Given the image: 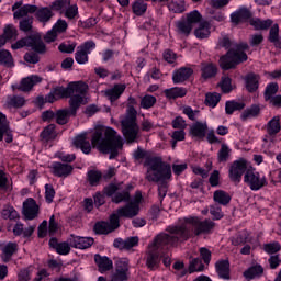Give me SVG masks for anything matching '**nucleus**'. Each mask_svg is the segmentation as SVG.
Returning a JSON list of instances; mask_svg holds the SVG:
<instances>
[{"mask_svg": "<svg viewBox=\"0 0 281 281\" xmlns=\"http://www.w3.org/2000/svg\"><path fill=\"white\" fill-rule=\"evenodd\" d=\"M214 222L212 220L201 221L199 217H184L179 220L178 224L169 226L166 233L158 234L154 240L148 245L146 251V265L148 269L154 271L159 267L161 259L159 258L164 247H175L179 243H186L193 236H201V234H210L214 229Z\"/></svg>", "mask_w": 281, "mask_h": 281, "instance_id": "nucleus-1", "label": "nucleus"}, {"mask_svg": "<svg viewBox=\"0 0 281 281\" xmlns=\"http://www.w3.org/2000/svg\"><path fill=\"white\" fill-rule=\"evenodd\" d=\"M91 144L93 148H98L103 155H110V159H115L124 146L122 136L112 127L104 125H99L94 128Z\"/></svg>", "mask_w": 281, "mask_h": 281, "instance_id": "nucleus-2", "label": "nucleus"}, {"mask_svg": "<svg viewBox=\"0 0 281 281\" xmlns=\"http://www.w3.org/2000/svg\"><path fill=\"white\" fill-rule=\"evenodd\" d=\"M146 166L148 168L145 179L149 182L158 183V195L165 199L168 193V183L166 180L172 177V167L157 157L148 159Z\"/></svg>", "mask_w": 281, "mask_h": 281, "instance_id": "nucleus-3", "label": "nucleus"}, {"mask_svg": "<svg viewBox=\"0 0 281 281\" xmlns=\"http://www.w3.org/2000/svg\"><path fill=\"white\" fill-rule=\"evenodd\" d=\"M218 46L224 47L225 49H231L226 53V55L220 58V67L227 71L229 69H236L237 65L240 63L247 61V49H249V45L247 43L234 44L229 37L224 36L218 41Z\"/></svg>", "mask_w": 281, "mask_h": 281, "instance_id": "nucleus-4", "label": "nucleus"}, {"mask_svg": "<svg viewBox=\"0 0 281 281\" xmlns=\"http://www.w3.org/2000/svg\"><path fill=\"white\" fill-rule=\"evenodd\" d=\"M135 105H137V100L130 97L126 113L121 116L122 133L127 144L137 142V137H139V125L137 124V110H135Z\"/></svg>", "mask_w": 281, "mask_h": 281, "instance_id": "nucleus-5", "label": "nucleus"}, {"mask_svg": "<svg viewBox=\"0 0 281 281\" xmlns=\"http://www.w3.org/2000/svg\"><path fill=\"white\" fill-rule=\"evenodd\" d=\"M89 89V86L82 81L72 82L69 83L67 88L57 87L53 90L55 93L57 100H60V98H71L72 95H79V98H82L83 102H87L85 99L87 95V90Z\"/></svg>", "mask_w": 281, "mask_h": 281, "instance_id": "nucleus-6", "label": "nucleus"}, {"mask_svg": "<svg viewBox=\"0 0 281 281\" xmlns=\"http://www.w3.org/2000/svg\"><path fill=\"white\" fill-rule=\"evenodd\" d=\"M69 104H70V109L58 110L55 113L56 122L61 126L67 124V122H69V117L71 115L76 117V112L78 111V109H80V105L87 104V102H83L82 97L72 95L69 100Z\"/></svg>", "mask_w": 281, "mask_h": 281, "instance_id": "nucleus-7", "label": "nucleus"}, {"mask_svg": "<svg viewBox=\"0 0 281 281\" xmlns=\"http://www.w3.org/2000/svg\"><path fill=\"white\" fill-rule=\"evenodd\" d=\"M244 182L250 188V190L258 191L267 186V177L260 175L256 169H248L244 175Z\"/></svg>", "mask_w": 281, "mask_h": 281, "instance_id": "nucleus-8", "label": "nucleus"}, {"mask_svg": "<svg viewBox=\"0 0 281 281\" xmlns=\"http://www.w3.org/2000/svg\"><path fill=\"white\" fill-rule=\"evenodd\" d=\"M12 49H21L23 47H32L34 52H37V54H45L47 52V48L45 47V44L43 41H41L40 37L36 36H29L24 37L14 44H12Z\"/></svg>", "mask_w": 281, "mask_h": 281, "instance_id": "nucleus-9", "label": "nucleus"}, {"mask_svg": "<svg viewBox=\"0 0 281 281\" xmlns=\"http://www.w3.org/2000/svg\"><path fill=\"white\" fill-rule=\"evenodd\" d=\"M139 203H142V192L137 191L134 200L126 205L119 207V214L121 216H125L126 218H135V216L139 214Z\"/></svg>", "mask_w": 281, "mask_h": 281, "instance_id": "nucleus-10", "label": "nucleus"}, {"mask_svg": "<svg viewBox=\"0 0 281 281\" xmlns=\"http://www.w3.org/2000/svg\"><path fill=\"white\" fill-rule=\"evenodd\" d=\"M247 170H249L247 160L240 158L229 166L228 177L233 183H240Z\"/></svg>", "mask_w": 281, "mask_h": 281, "instance_id": "nucleus-11", "label": "nucleus"}, {"mask_svg": "<svg viewBox=\"0 0 281 281\" xmlns=\"http://www.w3.org/2000/svg\"><path fill=\"white\" fill-rule=\"evenodd\" d=\"M95 44L93 41H89L83 43L82 45L77 47V52L75 54V60L78 65H85L89 63V54L93 52Z\"/></svg>", "mask_w": 281, "mask_h": 281, "instance_id": "nucleus-12", "label": "nucleus"}, {"mask_svg": "<svg viewBox=\"0 0 281 281\" xmlns=\"http://www.w3.org/2000/svg\"><path fill=\"white\" fill-rule=\"evenodd\" d=\"M128 280V259H119L115 262V271L111 277V281Z\"/></svg>", "mask_w": 281, "mask_h": 281, "instance_id": "nucleus-13", "label": "nucleus"}, {"mask_svg": "<svg viewBox=\"0 0 281 281\" xmlns=\"http://www.w3.org/2000/svg\"><path fill=\"white\" fill-rule=\"evenodd\" d=\"M37 7L34 4H25L23 5V1H18L12 5V12L14 19H23V16H27V14H34L36 12Z\"/></svg>", "mask_w": 281, "mask_h": 281, "instance_id": "nucleus-14", "label": "nucleus"}, {"mask_svg": "<svg viewBox=\"0 0 281 281\" xmlns=\"http://www.w3.org/2000/svg\"><path fill=\"white\" fill-rule=\"evenodd\" d=\"M23 214L26 221H34L38 216V204L32 198L23 202Z\"/></svg>", "mask_w": 281, "mask_h": 281, "instance_id": "nucleus-15", "label": "nucleus"}, {"mask_svg": "<svg viewBox=\"0 0 281 281\" xmlns=\"http://www.w3.org/2000/svg\"><path fill=\"white\" fill-rule=\"evenodd\" d=\"M0 258L2 262H10V260H12V256L19 251V245L12 241L2 244L0 245Z\"/></svg>", "mask_w": 281, "mask_h": 281, "instance_id": "nucleus-16", "label": "nucleus"}, {"mask_svg": "<svg viewBox=\"0 0 281 281\" xmlns=\"http://www.w3.org/2000/svg\"><path fill=\"white\" fill-rule=\"evenodd\" d=\"M68 243L70 244V247H74L75 249H89V247L93 245V238L71 235Z\"/></svg>", "mask_w": 281, "mask_h": 281, "instance_id": "nucleus-17", "label": "nucleus"}, {"mask_svg": "<svg viewBox=\"0 0 281 281\" xmlns=\"http://www.w3.org/2000/svg\"><path fill=\"white\" fill-rule=\"evenodd\" d=\"M52 172L55 177H69L74 172V167L69 164L53 162Z\"/></svg>", "mask_w": 281, "mask_h": 281, "instance_id": "nucleus-18", "label": "nucleus"}, {"mask_svg": "<svg viewBox=\"0 0 281 281\" xmlns=\"http://www.w3.org/2000/svg\"><path fill=\"white\" fill-rule=\"evenodd\" d=\"M194 74V70L190 67H181L178 70H175L172 74V81L175 85H181V82H186V80L190 79V76Z\"/></svg>", "mask_w": 281, "mask_h": 281, "instance_id": "nucleus-19", "label": "nucleus"}, {"mask_svg": "<svg viewBox=\"0 0 281 281\" xmlns=\"http://www.w3.org/2000/svg\"><path fill=\"white\" fill-rule=\"evenodd\" d=\"M207 122H195L190 126V135L196 139H205Z\"/></svg>", "mask_w": 281, "mask_h": 281, "instance_id": "nucleus-20", "label": "nucleus"}, {"mask_svg": "<svg viewBox=\"0 0 281 281\" xmlns=\"http://www.w3.org/2000/svg\"><path fill=\"white\" fill-rule=\"evenodd\" d=\"M75 148H80L85 155H89L91 153V143L89 142V137L87 134L78 135L72 142Z\"/></svg>", "mask_w": 281, "mask_h": 281, "instance_id": "nucleus-21", "label": "nucleus"}, {"mask_svg": "<svg viewBox=\"0 0 281 281\" xmlns=\"http://www.w3.org/2000/svg\"><path fill=\"white\" fill-rule=\"evenodd\" d=\"M215 270L218 278H221L222 280H229V260L222 259L216 261Z\"/></svg>", "mask_w": 281, "mask_h": 281, "instance_id": "nucleus-22", "label": "nucleus"}, {"mask_svg": "<svg viewBox=\"0 0 281 281\" xmlns=\"http://www.w3.org/2000/svg\"><path fill=\"white\" fill-rule=\"evenodd\" d=\"M218 74V67L214 63H202L201 64V76L204 80H210Z\"/></svg>", "mask_w": 281, "mask_h": 281, "instance_id": "nucleus-23", "label": "nucleus"}, {"mask_svg": "<svg viewBox=\"0 0 281 281\" xmlns=\"http://www.w3.org/2000/svg\"><path fill=\"white\" fill-rule=\"evenodd\" d=\"M38 82H43V78H41L38 75L29 76L22 79L20 89L21 91H32L34 85H38Z\"/></svg>", "mask_w": 281, "mask_h": 281, "instance_id": "nucleus-24", "label": "nucleus"}, {"mask_svg": "<svg viewBox=\"0 0 281 281\" xmlns=\"http://www.w3.org/2000/svg\"><path fill=\"white\" fill-rule=\"evenodd\" d=\"M124 91H126V85L119 83L106 90L105 95L110 99L111 102H115L116 100H120V97L122 93H124Z\"/></svg>", "mask_w": 281, "mask_h": 281, "instance_id": "nucleus-25", "label": "nucleus"}, {"mask_svg": "<svg viewBox=\"0 0 281 281\" xmlns=\"http://www.w3.org/2000/svg\"><path fill=\"white\" fill-rule=\"evenodd\" d=\"M54 10L53 8L44 7L41 9H36L35 16L40 23H48V21H52V18L54 16Z\"/></svg>", "mask_w": 281, "mask_h": 281, "instance_id": "nucleus-26", "label": "nucleus"}, {"mask_svg": "<svg viewBox=\"0 0 281 281\" xmlns=\"http://www.w3.org/2000/svg\"><path fill=\"white\" fill-rule=\"evenodd\" d=\"M246 82V89L249 91V93H254L255 91H258V83L260 82V76L250 72L245 78Z\"/></svg>", "mask_w": 281, "mask_h": 281, "instance_id": "nucleus-27", "label": "nucleus"}, {"mask_svg": "<svg viewBox=\"0 0 281 281\" xmlns=\"http://www.w3.org/2000/svg\"><path fill=\"white\" fill-rule=\"evenodd\" d=\"M94 261L98 265L100 273H104V271H111V269H113V261L108 257L95 255Z\"/></svg>", "mask_w": 281, "mask_h": 281, "instance_id": "nucleus-28", "label": "nucleus"}, {"mask_svg": "<svg viewBox=\"0 0 281 281\" xmlns=\"http://www.w3.org/2000/svg\"><path fill=\"white\" fill-rule=\"evenodd\" d=\"M164 93L168 100H177V98H186L188 90L186 88L175 87L166 89Z\"/></svg>", "mask_w": 281, "mask_h": 281, "instance_id": "nucleus-29", "label": "nucleus"}, {"mask_svg": "<svg viewBox=\"0 0 281 281\" xmlns=\"http://www.w3.org/2000/svg\"><path fill=\"white\" fill-rule=\"evenodd\" d=\"M176 32L179 36H190L193 26L189 24L186 20H180L176 22Z\"/></svg>", "mask_w": 281, "mask_h": 281, "instance_id": "nucleus-30", "label": "nucleus"}, {"mask_svg": "<svg viewBox=\"0 0 281 281\" xmlns=\"http://www.w3.org/2000/svg\"><path fill=\"white\" fill-rule=\"evenodd\" d=\"M232 157V148L227 144H222L221 148L217 151V161L218 164H227Z\"/></svg>", "mask_w": 281, "mask_h": 281, "instance_id": "nucleus-31", "label": "nucleus"}, {"mask_svg": "<svg viewBox=\"0 0 281 281\" xmlns=\"http://www.w3.org/2000/svg\"><path fill=\"white\" fill-rule=\"evenodd\" d=\"M233 23H240V21H247V19H251V11L247 8H241L235 13L231 15Z\"/></svg>", "mask_w": 281, "mask_h": 281, "instance_id": "nucleus-32", "label": "nucleus"}, {"mask_svg": "<svg viewBox=\"0 0 281 281\" xmlns=\"http://www.w3.org/2000/svg\"><path fill=\"white\" fill-rule=\"evenodd\" d=\"M250 25H252L255 30H269L271 25H273V20H260L257 18L250 21Z\"/></svg>", "mask_w": 281, "mask_h": 281, "instance_id": "nucleus-33", "label": "nucleus"}, {"mask_svg": "<svg viewBox=\"0 0 281 281\" xmlns=\"http://www.w3.org/2000/svg\"><path fill=\"white\" fill-rule=\"evenodd\" d=\"M213 199L215 203H218L220 205H227L232 201V196H229L227 192L223 190L215 191Z\"/></svg>", "mask_w": 281, "mask_h": 281, "instance_id": "nucleus-34", "label": "nucleus"}, {"mask_svg": "<svg viewBox=\"0 0 281 281\" xmlns=\"http://www.w3.org/2000/svg\"><path fill=\"white\" fill-rule=\"evenodd\" d=\"M194 35L196 38H207L210 36V23L207 21L201 22L199 27L195 29Z\"/></svg>", "mask_w": 281, "mask_h": 281, "instance_id": "nucleus-35", "label": "nucleus"}, {"mask_svg": "<svg viewBox=\"0 0 281 281\" xmlns=\"http://www.w3.org/2000/svg\"><path fill=\"white\" fill-rule=\"evenodd\" d=\"M280 26L278 24H273L270 29L269 41L273 43L277 47L281 49V40L279 38Z\"/></svg>", "mask_w": 281, "mask_h": 281, "instance_id": "nucleus-36", "label": "nucleus"}, {"mask_svg": "<svg viewBox=\"0 0 281 281\" xmlns=\"http://www.w3.org/2000/svg\"><path fill=\"white\" fill-rule=\"evenodd\" d=\"M263 272L265 270L261 268V266L250 267L244 272V278H246V280H254V278H260Z\"/></svg>", "mask_w": 281, "mask_h": 281, "instance_id": "nucleus-37", "label": "nucleus"}, {"mask_svg": "<svg viewBox=\"0 0 281 281\" xmlns=\"http://www.w3.org/2000/svg\"><path fill=\"white\" fill-rule=\"evenodd\" d=\"M41 137L44 142H52V139H56V125L50 124L46 126L42 132Z\"/></svg>", "mask_w": 281, "mask_h": 281, "instance_id": "nucleus-38", "label": "nucleus"}, {"mask_svg": "<svg viewBox=\"0 0 281 281\" xmlns=\"http://www.w3.org/2000/svg\"><path fill=\"white\" fill-rule=\"evenodd\" d=\"M0 65H3V67H14V59L9 50H0Z\"/></svg>", "mask_w": 281, "mask_h": 281, "instance_id": "nucleus-39", "label": "nucleus"}, {"mask_svg": "<svg viewBox=\"0 0 281 281\" xmlns=\"http://www.w3.org/2000/svg\"><path fill=\"white\" fill-rule=\"evenodd\" d=\"M120 218H126V216L120 214V209L110 215L109 227L112 232H115L120 227Z\"/></svg>", "mask_w": 281, "mask_h": 281, "instance_id": "nucleus-40", "label": "nucleus"}, {"mask_svg": "<svg viewBox=\"0 0 281 281\" xmlns=\"http://www.w3.org/2000/svg\"><path fill=\"white\" fill-rule=\"evenodd\" d=\"M243 109H245V102L227 101L225 105L227 115H232L234 111H243Z\"/></svg>", "mask_w": 281, "mask_h": 281, "instance_id": "nucleus-41", "label": "nucleus"}, {"mask_svg": "<svg viewBox=\"0 0 281 281\" xmlns=\"http://www.w3.org/2000/svg\"><path fill=\"white\" fill-rule=\"evenodd\" d=\"M132 10L136 16H142L143 14H146V10H148V4H146L144 0H136L132 4Z\"/></svg>", "mask_w": 281, "mask_h": 281, "instance_id": "nucleus-42", "label": "nucleus"}, {"mask_svg": "<svg viewBox=\"0 0 281 281\" xmlns=\"http://www.w3.org/2000/svg\"><path fill=\"white\" fill-rule=\"evenodd\" d=\"M280 116H274L268 122L267 131L269 135H277V133H280Z\"/></svg>", "mask_w": 281, "mask_h": 281, "instance_id": "nucleus-43", "label": "nucleus"}, {"mask_svg": "<svg viewBox=\"0 0 281 281\" xmlns=\"http://www.w3.org/2000/svg\"><path fill=\"white\" fill-rule=\"evenodd\" d=\"M205 265L200 258H194L189 263V273H196L199 271H204Z\"/></svg>", "mask_w": 281, "mask_h": 281, "instance_id": "nucleus-44", "label": "nucleus"}, {"mask_svg": "<svg viewBox=\"0 0 281 281\" xmlns=\"http://www.w3.org/2000/svg\"><path fill=\"white\" fill-rule=\"evenodd\" d=\"M202 19L203 16L201 15V13L198 10H194L187 14L186 21L189 25H191V27H194L196 23H201Z\"/></svg>", "mask_w": 281, "mask_h": 281, "instance_id": "nucleus-45", "label": "nucleus"}, {"mask_svg": "<svg viewBox=\"0 0 281 281\" xmlns=\"http://www.w3.org/2000/svg\"><path fill=\"white\" fill-rule=\"evenodd\" d=\"M260 113V106L258 105H252L251 108L245 110L241 113V120L243 122H247L250 117H256Z\"/></svg>", "mask_w": 281, "mask_h": 281, "instance_id": "nucleus-46", "label": "nucleus"}, {"mask_svg": "<svg viewBox=\"0 0 281 281\" xmlns=\"http://www.w3.org/2000/svg\"><path fill=\"white\" fill-rule=\"evenodd\" d=\"M157 104V98L150 94H147L140 99L142 109H153Z\"/></svg>", "mask_w": 281, "mask_h": 281, "instance_id": "nucleus-47", "label": "nucleus"}, {"mask_svg": "<svg viewBox=\"0 0 281 281\" xmlns=\"http://www.w3.org/2000/svg\"><path fill=\"white\" fill-rule=\"evenodd\" d=\"M2 218L10 220V221H16L19 218V212L14 210L12 206H7L1 212Z\"/></svg>", "mask_w": 281, "mask_h": 281, "instance_id": "nucleus-48", "label": "nucleus"}, {"mask_svg": "<svg viewBox=\"0 0 281 281\" xmlns=\"http://www.w3.org/2000/svg\"><path fill=\"white\" fill-rule=\"evenodd\" d=\"M218 102H221V94L220 93H206L205 97V104L206 106H212V109H214V106H216V104H218Z\"/></svg>", "mask_w": 281, "mask_h": 281, "instance_id": "nucleus-49", "label": "nucleus"}, {"mask_svg": "<svg viewBox=\"0 0 281 281\" xmlns=\"http://www.w3.org/2000/svg\"><path fill=\"white\" fill-rule=\"evenodd\" d=\"M8 104L14 109H21V106H25V98L19 95L9 97Z\"/></svg>", "mask_w": 281, "mask_h": 281, "instance_id": "nucleus-50", "label": "nucleus"}, {"mask_svg": "<svg viewBox=\"0 0 281 281\" xmlns=\"http://www.w3.org/2000/svg\"><path fill=\"white\" fill-rule=\"evenodd\" d=\"M71 5V0H56L50 4V9L55 10L56 12L60 10H66Z\"/></svg>", "mask_w": 281, "mask_h": 281, "instance_id": "nucleus-51", "label": "nucleus"}, {"mask_svg": "<svg viewBox=\"0 0 281 281\" xmlns=\"http://www.w3.org/2000/svg\"><path fill=\"white\" fill-rule=\"evenodd\" d=\"M278 89H279L278 83L276 82L269 83L265 90V100L269 101L270 98L276 97V93H278Z\"/></svg>", "mask_w": 281, "mask_h": 281, "instance_id": "nucleus-52", "label": "nucleus"}, {"mask_svg": "<svg viewBox=\"0 0 281 281\" xmlns=\"http://www.w3.org/2000/svg\"><path fill=\"white\" fill-rule=\"evenodd\" d=\"M168 9L170 12H175V14H181V12H186V7L183 2L171 1L168 3Z\"/></svg>", "mask_w": 281, "mask_h": 281, "instance_id": "nucleus-53", "label": "nucleus"}, {"mask_svg": "<svg viewBox=\"0 0 281 281\" xmlns=\"http://www.w3.org/2000/svg\"><path fill=\"white\" fill-rule=\"evenodd\" d=\"M32 280V267L22 268L18 272V280L16 281H31Z\"/></svg>", "mask_w": 281, "mask_h": 281, "instance_id": "nucleus-54", "label": "nucleus"}, {"mask_svg": "<svg viewBox=\"0 0 281 281\" xmlns=\"http://www.w3.org/2000/svg\"><path fill=\"white\" fill-rule=\"evenodd\" d=\"M95 234H111V227L109 226V222H98L94 225Z\"/></svg>", "mask_w": 281, "mask_h": 281, "instance_id": "nucleus-55", "label": "nucleus"}, {"mask_svg": "<svg viewBox=\"0 0 281 281\" xmlns=\"http://www.w3.org/2000/svg\"><path fill=\"white\" fill-rule=\"evenodd\" d=\"M220 87H221L223 93H229L234 89V87L232 86V78H229L227 76L222 77Z\"/></svg>", "mask_w": 281, "mask_h": 281, "instance_id": "nucleus-56", "label": "nucleus"}, {"mask_svg": "<svg viewBox=\"0 0 281 281\" xmlns=\"http://www.w3.org/2000/svg\"><path fill=\"white\" fill-rule=\"evenodd\" d=\"M101 179H102V172L95 171V170H91L88 172V181L90 186H98Z\"/></svg>", "mask_w": 281, "mask_h": 281, "instance_id": "nucleus-57", "label": "nucleus"}, {"mask_svg": "<svg viewBox=\"0 0 281 281\" xmlns=\"http://www.w3.org/2000/svg\"><path fill=\"white\" fill-rule=\"evenodd\" d=\"M126 201H131V194L128 193V191L116 192L112 196L113 203H122V202H126Z\"/></svg>", "mask_w": 281, "mask_h": 281, "instance_id": "nucleus-58", "label": "nucleus"}, {"mask_svg": "<svg viewBox=\"0 0 281 281\" xmlns=\"http://www.w3.org/2000/svg\"><path fill=\"white\" fill-rule=\"evenodd\" d=\"M76 42L72 43H61L58 46L59 52H61V54H74L75 49H76Z\"/></svg>", "mask_w": 281, "mask_h": 281, "instance_id": "nucleus-59", "label": "nucleus"}, {"mask_svg": "<svg viewBox=\"0 0 281 281\" xmlns=\"http://www.w3.org/2000/svg\"><path fill=\"white\" fill-rule=\"evenodd\" d=\"M67 27H68L67 21L58 20L52 30L58 35V34H63L64 32H67Z\"/></svg>", "mask_w": 281, "mask_h": 281, "instance_id": "nucleus-60", "label": "nucleus"}, {"mask_svg": "<svg viewBox=\"0 0 281 281\" xmlns=\"http://www.w3.org/2000/svg\"><path fill=\"white\" fill-rule=\"evenodd\" d=\"M54 196H56V191L54 190V186L45 184V199L47 203H53Z\"/></svg>", "mask_w": 281, "mask_h": 281, "instance_id": "nucleus-61", "label": "nucleus"}, {"mask_svg": "<svg viewBox=\"0 0 281 281\" xmlns=\"http://www.w3.org/2000/svg\"><path fill=\"white\" fill-rule=\"evenodd\" d=\"M34 20L32 18H24L22 21H20V30L22 32H30L32 30V23Z\"/></svg>", "mask_w": 281, "mask_h": 281, "instance_id": "nucleus-62", "label": "nucleus"}, {"mask_svg": "<svg viewBox=\"0 0 281 281\" xmlns=\"http://www.w3.org/2000/svg\"><path fill=\"white\" fill-rule=\"evenodd\" d=\"M3 36L7 37V41H11V38H16V27H14V25H7L4 27Z\"/></svg>", "mask_w": 281, "mask_h": 281, "instance_id": "nucleus-63", "label": "nucleus"}, {"mask_svg": "<svg viewBox=\"0 0 281 281\" xmlns=\"http://www.w3.org/2000/svg\"><path fill=\"white\" fill-rule=\"evenodd\" d=\"M65 16L66 19H76V16H78V5L70 4L69 7H67L65 11Z\"/></svg>", "mask_w": 281, "mask_h": 281, "instance_id": "nucleus-64", "label": "nucleus"}]
</instances>
